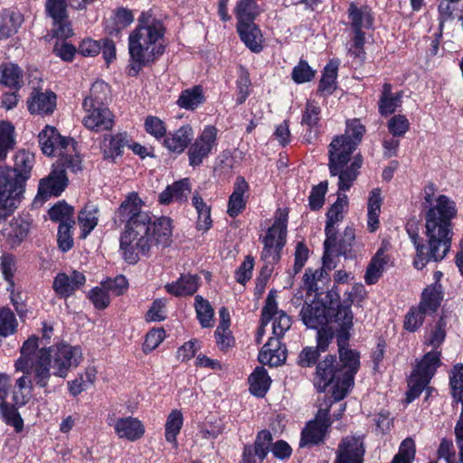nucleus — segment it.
I'll list each match as a JSON object with an SVG mask.
<instances>
[{
  "label": "nucleus",
  "instance_id": "obj_1",
  "mask_svg": "<svg viewBox=\"0 0 463 463\" xmlns=\"http://www.w3.org/2000/svg\"><path fill=\"white\" fill-rule=\"evenodd\" d=\"M143 200L135 192L129 193L114 213V222L124 224L119 250L123 259L137 263L139 255H146L154 246H169L172 241V222L167 217L153 221L149 212L142 210Z\"/></svg>",
  "mask_w": 463,
  "mask_h": 463
},
{
  "label": "nucleus",
  "instance_id": "obj_2",
  "mask_svg": "<svg viewBox=\"0 0 463 463\" xmlns=\"http://www.w3.org/2000/svg\"><path fill=\"white\" fill-rule=\"evenodd\" d=\"M434 184L424 188V201L427 204L425 214V235L428 245L419 242L418 234L411 235L416 249L413 265L421 269L430 260H442L449 251L452 238L451 220L457 214L455 203L448 196L440 194L434 198Z\"/></svg>",
  "mask_w": 463,
  "mask_h": 463
},
{
  "label": "nucleus",
  "instance_id": "obj_3",
  "mask_svg": "<svg viewBox=\"0 0 463 463\" xmlns=\"http://www.w3.org/2000/svg\"><path fill=\"white\" fill-rule=\"evenodd\" d=\"M38 337L30 336L22 345L20 357L15 361L16 371L30 374L33 383L46 388L52 375L67 377L70 370L83 361L80 345L61 343L49 347L39 348Z\"/></svg>",
  "mask_w": 463,
  "mask_h": 463
},
{
  "label": "nucleus",
  "instance_id": "obj_4",
  "mask_svg": "<svg viewBox=\"0 0 463 463\" xmlns=\"http://www.w3.org/2000/svg\"><path fill=\"white\" fill-rule=\"evenodd\" d=\"M165 28L161 20L142 13L128 35L130 71L137 74L142 67L154 63L165 52Z\"/></svg>",
  "mask_w": 463,
  "mask_h": 463
},
{
  "label": "nucleus",
  "instance_id": "obj_5",
  "mask_svg": "<svg viewBox=\"0 0 463 463\" xmlns=\"http://www.w3.org/2000/svg\"><path fill=\"white\" fill-rule=\"evenodd\" d=\"M339 355L340 366L335 356L328 355L318 363L314 378L315 387L319 392L333 385L332 395L335 402L346 396L360 365L359 355L355 351L340 346Z\"/></svg>",
  "mask_w": 463,
  "mask_h": 463
},
{
  "label": "nucleus",
  "instance_id": "obj_6",
  "mask_svg": "<svg viewBox=\"0 0 463 463\" xmlns=\"http://www.w3.org/2000/svg\"><path fill=\"white\" fill-rule=\"evenodd\" d=\"M33 156L19 153L15 167H0V222L9 216L21 202L24 183L29 178Z\"/></svg>",
  "mask_w": 463,
  "mask_h": 463
},
{
  "label": "nucleus",
  "instance_id": "obj_7",
  "mask_svg": "<svg viewBox=\"0 0 463 463\" xmlns=\"http://www.w3.org/2000/svg\"><path fill=\"white\" fill-rule=\"evenodd\" d=\"M356 147V142H352L345 136L335 137L328 146L329 172L331 176L338 177L339 191H348L359 175L363 165L362 156L358 155L351 160Z\"/></svg>",
  "mask_w": 463,
  "mask_h": 463
},
{
  "label": "nucleus",
  "instance_id": "obj_8",
  "mask_svg": "<svg viewBox=\"0 0 463 463\" xmlns=\"http://www.w3.org/2000/svg\"><path fill=\"white\" fill-rule=\"evenodd\" d=\"M287 224L288 213L279 209L272 226L260 239L263 244L260 258L265 262L263 269L268 272L271 271V266L280 258V251L286 243Z\"/></svg>",
  "mask_w": 463,
  "mask_h": 463
},
{
  "label": "nucleus",
  "instance_id": "obj_9",
  "mask_svg": "<svg viewBox=\"0 0 463 463\" xmlns=\"http://www.w3.org/2000/svg\"><path fill=\"white\" fill-rule=\"evenodd\" d=\"M440 355L441 352L439 350H431L425 354L423 358L418 363L409 379L408 402L419 397L429 384L430 379L441 364Z\"/></svg>",
  "mask_w": 463,
  "mask_h": 463
},
{
  "label": "nucleus",
  "instance_id": "obj_10",
  "mask_svg": "<svg viewBox=\"0 0 463 463\" xmlns=\"http://www.w3.org/2000/svg\"><path fill=\"white\" fill-rule=\"evenodd\" d=\"M349 24L354 33L353 47L349 52L354 56H360L365 42V30H369L373 24V16L367 5H357L354 3L349 5L347 10Z\"/></svg>",
  "mask_w": 463,
  "mask_h": 463
},
{
  "label": "nucleus",
  "instance_id": "obj_11",
  "mask_svg": "<svg viewBox=\"0 0 463 463\" xmlns=\"http://www.w3.org/2000/svg\"><path fill=\"white\" fill-rule=\"evenodd\" d=\"M347 209V197L345 195H338L335 203L330 207L327 212V222L326 226V239L324 242V265L329 269L335 267L333 261L332 253L333 248L335 247L336 237L335 225L341 222L344 218V213Z\"/></svg>",
  "mask_w": 463,
  "mask_h": 463
},
{
  "label": "nucleus",
  "instance_id": "obj_12",
  "mask_svg": "<svg viewBox=\"0 0 463 463\" xmlns=\"http://www.w3.org/2000/svg\"><path fill=\"white\" fill-rule=\"evenodd\" d=\"M218 130L214 126L204 127L188 150L189 162L193 166L203 163L217 146Z\"/></svg>",
  "mask_w": 463,
  "mask_h": 463
},
{
  "label": "nucleus",
  "instance_id": "obj_13",
  "mask_svg": "<svg viewBox=\"0 0 463 463\" xmlns=\"http://www.w3.org/2000/svg\"><path fill=\"white\" fill-rule=\"evenodd\" d=\"M84 116L82 124L91 131L109 130L114 125L113 115L107 106H94L90 102H82Z\"/></svg>",
  "mask_w": 463,
  "mask_h": 463
},
{
  "label": "nucleus",
  "instance_id": "obj_14",
  "mask_svg": "<svg viewBox=\"0 0 463 463\" xmlns=\"http://www.w3.org/2000/svg\"><path fill=\"white\" fill-rule=\"evenodd\" d=\"M38 137L41 149L46 156L60 155L64 149L74 151V140L61 137L54 127L46 126Z\"/></svg>",
  "mask_w": 463,
  "mask_h": 463
},
{
  "label": "nucleus",
  "instance_id": "obj_15",
  "mask_svg": "<svg viewBox=\"0 0 463 463\" xmlns=\"http://www.w3.org/2000/svg\"><path fill=\"white\" fill-rule=\"evenodd\" d=\"M273 320L274 338L283 336L286 331L291 326L290 317L282 310L278 309L275 295L270 291L267 297L266 303L262 308V324Z\"/></svg>",
  "mask_w": 463,
  "mask_h": 463
},
{
  "label": "nucleus",
  "instance_id": "obj_16",
  "mask_svg": "<svg viewBox=\"0 0 463 463\" xmlns=\"http://www.w3.org/2000/svg\"><path fill=\"white\" fill-rule=\"evenodd\" d=\"M328 412V407L326 409L318 410L315 420L309 421L306 428L302 430L299 442L300 447L316 445L322 441L326 431L331 424Z\"/></svg>",
  "mask_w": 463,
  "mask_h": 463
},
{
  "label": "nucleus",
  "instance_id": "obj_17",
  "mask_svg": "<svg viewBox=\"0 0 463 463\" xmlns=\"http://www.w3.org/2000/svg\"><path fill=\"white\" fill-rule=\"evenodd\" d=\"M300 317L307 327L318 329L329 323L330 310L322 300L315 298L303 306Z\"/></svg>",
  "mask_w": 463,
  "mask_h": 463
},
{
  "label": "nucleus",
  "instance_id": "obj_18",
  "mask_svg": "<svg viewBox=\"0 0 463 463\" xmlns=\"http://www.w3.org/2000/svg\"><path fill=\"white\" fill-rule=\"evenodd\" d=\"M109 425L112 426L117 437L120 439L128 441H136L140 439L146 431L143 422L132 416L119 417L109 421Z\"/></svg>",
  "mask_w": 463,
  "mask_h": 463
},
{
  "label": "nucleus",
  "instance_id": "obj_19",
  "mask_svg": "<svg viewBox=\"0 0 463 463\" xmlns=\"http://www.w3.org/2000/svg\"><path fill=\"white\" fill-rule=\"evenodd\" d=\"M363 438L352 436L343 439L338 446L334 463H363L364 456Z\"/></svg>",
  "mask_w": 463,
  "mask_h": 463
},
{
  "label": "nucleus",
  "instance_id": "obj_20",
  "mask_svg": "<svg viewBox=\"0 0 463 463\" xmlns=\"http://www.w3.org/2000/svg\"><path fill=\"white\" fill-rule=\"evenodd\" d=\"M65 169H53L47 178L42 179L39 184L36 201L44 202L51 196H58L67 185Z\"/></svg>",
  "mask_w": 463,
  "mask_h": 463
},
{
  "label": "nucleus",
  "instance_id": "obj_21",
  "mask_svg": "<svg viewBox=\"0 0 463 463\" xmlns=\"http://www.w3.org/2000/svg\"><path fill=\"white\" fill-rule=\"evenodd\" d=\"M85 282V275L78 270H73L71 274L61 272L54 278L52 288L57 296L67 298L80 288Z\"/></svg>",
  "mask_w": 463,
  "mask_h": 463
},
{
  "label": "nucleus",
  "instance_id": "obj_22",
  "mask_svg": "<svg viewBox=\"0 0 463 463\" xmlns=\"http://www.w3.org/2000/svg\"><path fill=\"white\" fill-rule=\"evenodd\" d=\"M321 109L318 102L308 99L302 113L301 125L307 127L304 136L307 142H312L320 133Z\"/></svg>",
  "mask_w": 463,
  "mask_h": 463
},
{
  "label": "nucleus",
  "instance_id": "obj_23",
  "mask_svg": "<svg viewBox=\"0 0 463 463\" xmlns=\"http://www.w3.org/2000/svg\"><path fill=\"white\" fill-rule=\"evenodd\" d=\"M26 103L31 114L48 115L52 113L56 107V95L53 92L34 90Z\"/></svg>",
  "mask_w": 463,
  "mask_h": 463
},
{
  "label": "nucleus",
  "instance_id": "obj_24",
  "mask_svg": "<svg viewBox=\"0 0 463 463\" xmlns=\"http://www.w3.org/2000/svg\"><path fill=\"white\" fill-rule=\"evenodd\" d=\"M193 137V128L186 124L180 127L175 131L168 133V135L165 137L164 145L169 151L181 154L191 143Z\"/></svg>",
  "mask_w": 463,
  "mask_h": 463
},
{
  "label": "nucleus",
  "instance_id": "obj_25",
  "mask_svg": "<svg viewBox=\"0 0 463 463\" xmlns=\"http://www.w3.org/2000/svg\"><path fill=\"white\" fill-rule=\"evenodd\" d=\"M389 254L383 249H379L371 259L364 274V281L367 285L375 284L383 276L386 269L391 266Z\"/></svg>",
  "mask_w": 463,
  "mask_h": 463
},
{
  "label": "nucleus",
  "instance_id": "obj_26",
  "mask_svg": "<svg viewBox=\"0 0 463 463\" xmlns=\"http://www.w3.org/2000/svg\"><path fill=\"white\" fill-rule=\"evenodd\" d=\"M279 340L269 338V342L263 345L259 354V362L269 366H278L283 364L287 358L285 349L279 346Z\"/></svg>",
  "mask_w": 463,
  "mask_h": 463
},
{
  "label": "nucleus",
  "instance_id": "obj_27",
  "mask_svg": "<svg viewBox=\"0 0 463 463\" xmlns=\"http://www.w3.org/2000/svg\"><path fill=\"white\" fill-rule=\"evenodd\" d=\"M200 278L197 275L184 274L174 282L165 286V290L176 297L194 295L199 288Z\"/></svg>",
  "mask_w": 463,
  "mask_h": 463
},
{
  "label": "nucleus",
  "instance_id": "obj_28",
  "mask_svg": "<svg viewBox=\"0 0 463 463\" xmlns=\"http://www.w3.org/2000/svg\"><path fill=\"white\" fill-rule=\"evenodd\" d=\"M249 190V184L246 180L238 176L234 183L233 192L232 193L229 203L227 213L231 217L237 216L246 205L245 194Z\"/></svg>",
  "mask_w": 463,
  "mask_h": 463
},
{
  "label": "nucleus",
  "instance_id": "obj_29",
  "mask_svg": "<svg viewBox=\"0 0 463 463\" xmlns=\"http://www.w3.org/2000/svg\"><path fill=\"white\" fill-rule=\"evenodd\" d=\"M383 203V197L380 188H373L367 199V230L374 232L380 225V213Z\"/></svg>",
  "mask_w": 463,
  "mask_h": 463
},
{
  "label": "nucleus",
  "instance_id": "obj_30",
  "mask_svg": "<svg viewBox=\"0 0 463 463\" xmlns=\"http://www.w3.org/2000/svg\"><path fill=\"white\" fill-rule=\"evenodd\" d=\"M237 32L251 52H260L262 50V34L254 23L237 24Z\"/></svg>",
  "mask_w": 463,
  "mask_h": 463
},
{
  "label": "nucleus",
  "instance_id": "obj_31",
  "mask_svg": "<svg viewBox=\"0 0 463 463\" xmlns=\"http://www.w3.org/2000/svg\"><path fill=\"white\" fill-rule=\"evenodd\" d=\"M191 192L189 180L184 178L168 185L159 195V202L168 204L173 202H182L187 198Z\"/></svg>",
  "mask_w": 463,
  "mask_h": 463
},
{
  "label": "nucleus",
  "instance_id": "obj_32",
  "mask_svg": "<svg viewBox=\"0 0 463 463\" xmlns=\"http://www.w3.org/2000/svg\"><path fill=\"white\" fill-rule=\"evenodd\" d=\"M128 145V138L126 133H118L106 137L102 144V153L106 159L112 161L121 156L125 146Z\"/></svg>",
  "mask_w": 463,
  "mask_h": 463
},
{
  "label": "nucleus",
  "instance_id": "obj_33",
  "mask_svg": "<svg viewBox=\"0 0 463 463\" xmlns=\"http://www.w3.org/2000/svg\"><path fill=\"white\" fill-rule=\"evenodd\" d=\"M205 101L203 89L200 85L184 90L176 101L181 109L194 110Z\"/></svg>",
  "mask_w": 463,
  "mask_h": 463
},
{
  "label": "nucleus",
  "instance_id": "obj_34",
  "mask_svg": "<svg viewBox=\"0 0 463 463\" xmlns=\"http://www.w3.org/2000/svg\"><path fill=\"white\" fill-rule=\"evenodd\" d=\"M441 300L442 292L440 286L431 285L423 290L418 307L428 316H431L439 307Z\"/></svg>",
  "mask_w": 463,
  "mask_h": 463
},
{
  "label": "nucleus",
  "instance_id": "obj_35",
  "mask_svg": "<svg viewBox=\"0 0 463 463\" xmlns=\"http://www.w3.org/2000/svg\"><path fill=\"white\" fill-rule=\"evenodd\" d=\"M184 424V416L181 411L172 410L166 417L165 423V439L174 448L178 447L177 436L180 434Z\"/></svg>",
  "mask_w": 463,
  "mask_h": 463
},
{
  "label": "nucleus",
  "instance_id": "obj_36",
  "mask_svg": "<svg viewBox=\"0 0 463 463\" xmlns=\"http://www.w3.org/2000/svg\"><path fill=\"white\" fill-rule=\"evenodd\" d=\"M99 221V208L88 203L78 214V222L80 227V238L85 239L97 226Z\"/></svg>",
  "mask_w": 463,
  "mask_h": 463
},
{
  "label": "nucleus",
  "instance_id": "obj_37",
  "mask_svg": "<svg viewBox=\"0 0 463 463\" xmlns=\"http://www.w3.org/2000/svg\"><path fill=\"white\" fill-rule=\"evenodd\" d=\"M260 13V6L253 0H240L234 7L237 24L253 23Z\"/></svg>",
  "mask_w": 463,
  "mask_h": 463
},
{
  "label": "nucleus",
  "instance_id": "obj_38",
  "mask_svg": "<svg viewBox=\"0 0 463 463\" xmlns=\"http://www.w3.org/2000/svg\"><path fill=\"white\" fill-rule=\"evenodd\" d=\"M24 21L19 12L4 11L0 14V39H6L14 34Z\"/></svg>",
  "mask_w": 463,
  "mask_h": 463
},
{
  "label": "nucleus",
  "instance_id": "obj_39",
  "mask_svg": "<svg viewBox=\"0 0 463 463\" xmlns=\"http://www.w3.org/2000/svg\"><path fill=\"white\" fill-rule=\"evenodd\" d=\"M30 223L22 219L13 220L7 228L4 231V235L7 238L12 247L20 244L28 235Z\"/></svg>",
  "mask_w": 463,
  "mask_h": 463
},
{
  "label": "nucleus",
  "instance_id": "obj_40",
  "mask_svg": "<svg viewBox=\"0 0 463 463\" xmlns=\"http://www.w3.org/2000/svg\"><path fill=\"white\" fill-rule=\"evenodd\" d=\"M271 380L263 367H257L249 377L250 391L258 397H263L269 389Z\"/></svg>",
  "mask_w": 463,
  "mask_h": 463
},
{
  "label": "nucleus",
  "instance_id": "obj_41",
  "mask_svg": "<svg viewBox=\"0 0 463 463\" xmlns=\"http://www.w3.org/2000/svg\"><path fill=\"white\" fill-rule=\"evenodd\" d=\"M352 303L353 299H349V303L345 300L344 304L338 306L337 310L328 307L330 310L329 322H335L343 330L350 328L354 318L351 311Z\"/></svg>",
  "mask_w": 463,
  "mask_h": 463
},
{
  "label": "nucleus",
  "instance_id": "obj_42",
  "mask_svg": "<svg viewBox=\"0 0 463 463\" xmlns=\"http://www.w3.org/2000/svg\"><path fill=\"white\" fill-rule=\"evenodd\" d=\"M402 94L392 93V86L385 83L383 88L382 97L379 102V111L382 115L393 113L401 104Z\"/></svg>",
  "mask_w": 463,
  "mask_h": 463
},
{
  "label": "nucleus",
  "instance_id": "obj_43",
  "mask_svg": "<svg viewBox=\"0 0 463 463\" xmlns=\"http://www.w3.org/2000/svg\"><path fill=\"white\" fill-rule=\"evenodd\" d=\"M338 62L330 61L324 68L323 75L319 82L317 91L321 94H331L335 90Z\"/></svg>",
  "mask_w": 463,
  "mask_h": 463
},
{
  "label": "nucleus",
  "instance_id": "obj_44",
  "mask_svg": "<svg viewBox=\"0 0 463 463\" xmlns=\"http://www.w3.org/2000/svg\"><path fill=\"white\" fill-rule=\"evenodd\" d=\"M0 269L5 280L8 283L7 290L11 292L12 301L16 306V310H19L17 303L15 302L13 293L14 288V276L16 271L15 259L12 255H4L1 257Z\"/></svg>",
  "mask_w": 463,
  "mask_h": 463
},
{
  "label": "nucleus",
  "instance_id": "obj_45",
  "mask_svg": "<svg viewBox=\"0 0 463 463\" xmlns=\"http://www.w3.org/2000/svg\"><path fill=\"white\" fill-rule=\"evenodd\" d=\"M1 80L0 82L10 88H20L22 83V71L14 63L4 64L0 68Z\"/></svg>",
  "mask_w": 463,
  "mask_h": 463
},
{
  "label": "nucleus",
  "instance_id": "obj_46",
  "mask_svg": "<svg viewBox=\"0 0 463 463\" xmlns=\"http://www.w3.org/2000/svg\"><path fill=\"white\" fill-rule=\"evenodd\" d=\"M109 92L108 84L103 80H97L91 85L90 94L84 98L83 102L89 101L94 106H106Z\"/></svg>",
  "mask_w": 463,
  "mask_h": 463
},
{
  "label": "nucleus",
  "instance_id": "obj_47",
  "mask_svg": "<svg viewBox=\"0 0 463 463\" xmlns=\"http://www.w3.org/2000/svg\"><path fill=\"white\" fill-rule=\"evenodd\" d=\"M194 306L200 325L205 328L213 326L214 312L210 303L203 299V297L196 296Z\"/></svg>",
  "mask_w": 463,
  "mask_h": 463
},
{
  "label": "nucleus",
  "instance_id": "obj_48",
  "mask_svg": "<svg viewBox=\"0 0 463 463\" xmlns=\"http://www.w3.org/2000/svg\"><path fill=\"white\" fill-rule=\"evenodd\" d=\"M326 267L323 264V268L311 269H306V272L303 276L304 288L307 289V293L312 295L315 294V297L317 295L318 286L317 283L326 276ZM328 270H330L328 269Z\"/></svg>",
  "mask_w": 463,
  "mask_h": 463
},
{
  "label": "nucleus",
  "instance_id": "obj_49",
  "mask_svg": "<svg viewBox=\"0 0 463 463\" xmlns=\"http://www.w3.org/2000/svg\"><path fill=\"white\" fill-rule=\"evenodd\" d=\"M14 143V127L8 122L0 121V160L6 157Z\"/></svg>",
  "mask_w": 463,
  "mask_h": 463
},
{
  "label": "nucleus",
  "instance_id": "obj_50",
  "mask_svg": "<svg viewBox=\"0 0 463 463\" xmlns=\"http://www.w3.org/2000/svg\"><path fill=\"white\" fill-rule=\"evenodd\" d=\"M50 219L62 223L74 224L73 208L66 203H58L49 211Z\"/></svg>",
  "mask_w": 463,
  "mask_h": 463
},
{
  "label": "nucleus",
  "instance_id": "obj_51",
  "mask_svg": "<svg viewBox=\"0 0 463 463\" xmlns=\"http://www.w3.org/2000/svg\"><path fill=\"white\" fill-rule=\"evenodd\" d=\"M32 390V380L24 375L17 379L14 391V401L16 405H24L29 400Z\"/></svg>",
  "mask_w": 463,
  "mask_h": 463
},
{
  "label": "nucleus",
  "instance_id": "obj_52",
  "mask_svg": "<svg viewBox=\"0 0 463 463\" xmlns=\"http://www.w3.org/2000/svg\"><path fill=\"white\" fill-rule=\"evenodd\" d=\"M427 316L418 306L411 307L404 317V329L409 332L417 331L422 326Z\"/></svg>",
  "mask_w": 463,
  "mask_h": 463
},
{
  "label": "nucleus",
  "instance_id": "obj_53",
  "mask_svg": "<svg viewBox=\"0 0 463 463\" xmlns=\"http://www.w3.org/2000/svg\"><path fill=\"white\" fill-rule=\"evenodd\" d=\"M446 324L440 319L433 329L424 337V344L432 347V350H438L446 337Z\"/></svg>",
  "mask_w": 463,
  "mask_h": 463
},
{
  "label": "nucleus",
  "instance_id": "obj_54",
  "mask_svg": "<svg viewBox=\"0 0 463 463\" xmlns=\"http://www.w3.org/2000/svg\"><path fill=\"white\" fill-rule=\"evenodd\" d=\"M272 435L269 430H261L258 433L255 444L254 454L260 460H263L271 449Z\"/></svg>",
  "mask_w": 463,
  "mask_h": 463
},
{
  "label": "nucleus",
  "instance_id": "obj_55",
  "mask_svg": "<svg viewBox=\"0 0 463 463\" xmlns=\"http://www.w3.org/2000/svg\"><path fill=\"white\" fill-rule=\"evenodd\" d=\"M74 146H76L75 141ZM59 156L62 169L65 168L73 173L81 170V159L76 150V146H74V151L64 149Z\"/></svg>",
  "mask_w": 463,
  "mask_h": 463
},
{
  "label": "nucleus",
  "instance_id": "obj_56",
  "mask_svg": "<svg viewBox=\"0 0 463 463\" xmlns=\"http://www.w3.org/2000/svg\"><path fill=\"white\" fill-rule=\"evenodd\" d=\"M45 9L53 23H60L67 18V5L65 0H46Z\"/></svg>",
  "mask_w": 463,
  "mask_h": 463
},
{
  "label": "nucleus",
  "instance_id": "obj_57",
  "mask_svg": "<svg viewBox=\"0 0 463 463\" xmlns=\"http://www.w3.org/2000/svg\"><path fill=\"white\" fill-rule=\"evenodd\" d=\"M415 456V444L411 439H405L391 463H411Z\"/></svg>",
  "mask_w": 463,
  "mask_h": 463
},
{
  "label": "nucleus",
  "instance_id": "obj_58",
  "mask_svg": "<svg viewBox=\"0 0 463 463\" xmlns=\"http://www.w3.org/2000/svg\"><path fill=\"white\" fill-rule=\"evenodd\" d=\"M315 75L316 71H314L308 63L303 60H301L292 71V80L298 84L312 80Z\"/></svg>",
  "mask_w": 463,
  "mask_h": 463
},
{
  "label": "nucleus",
  "instance_id": "obj_59",
  "mask_svg": "<svg viewBox=\"0 0 463 463\" xmlns=\"http://www.w3.org/2000/svg\"><path fill=\"white\" fill-rule=\"evenodd\" d=\"M449 383L453 399L463 397V365L457 364L450 373Z\"/></svg>",
  "mask_w": 463,
  "mask_h": 463
},
{
  "label": "nucleus",
  "instance_id": "obj_60",
  "mask_svg": "<svg viewBox=\"0 0 463 463\" xmlns=\"http://www.w3.org/2000/svg\"><path fill=\"white\" fill-rule=\"evenodd\" d=\"M114 27L112 30L119 32L120 30L130 25L134 21L132 11L126 8H118L110 17Z\"/></svg>",
  "mask_w": 463,
  "mask_h": 463
},
{
  "label": "nucleus",
  "instance_id": "obj_61",
  "mask_svg": "<svg viewBox=\"0 0 463 463\" xmlns=\"http://www.w3.org/2000/svg\"><path fill=\"white\" fill-rule=\"evenodd\" d=\"M145 129L157 140L164 138L166 135L165 123L155 116L146 117L145 119Z\"/></svg>",
  "mask_w": 463,
  "mask_h": 463
},
{
  "label": "nucleus",
  "instance_id": "obj_62",
  "mask_svg": "<svg viewBox=\"0 0 463 463\" xmlns=\"http://www.w3.org/2000/svg\"><path fill=\"white\" fill-rule=\"evenodd\" d=\"M89 298L98 309L106 308L110 302V295L102 283L100 287H96L90 291Z\"/></svg>",
  "mask_w": 463,
  "mask_h": 463
},
{
  "label": "nucleus",
  "instance_id": "obj_63",
  "mask_svg": "<svg viewBox=\"0 0 463 463\" xmlns=\"http://www.w3.org/2000/svg\"><path fill=\"white\" fill-rule=\"evenodd\" d=\"M1 410L5 423L13 426L16 432L22 431L24 428V420L17 410L14 407H9L6 404H2Z\"/></svg>",
  "mask_w": 463,
  "mask_h": 463
},
{
  "label": "nucleus",
  "instance_id": "obj_64",
  "mask_svg": "<svg viewBox=\"0 0 463 463\" xmlns=\"http://www.w3.org/2000/svg\"><path fill=\"white\" fill-rule=\"evenodd\" d=\"M390 133L394 137H402L409 130L410 122L404 115H395L387 124Z\"/></svg>",
  "mask_w": 463,
  "mask_h": 463
}]
</instances>
